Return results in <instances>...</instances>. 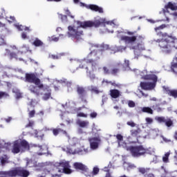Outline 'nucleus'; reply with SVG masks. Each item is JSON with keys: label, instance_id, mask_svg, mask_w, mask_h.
<instances>
[{"label": "nucleus", "instance_id": "36", "mask_svg": "<svg viewBox=\"0 0 177 177\" xmlns=\"http://www.w3.org/2000/svg\"><path fill=\"white\" fill-rule=\"evenodd\" d=\"M15 27L19 30V31H23L24 30V26L23 25H20L19 24H17L15 25Z\"/></svg>", "mask_w": 177, "mask_h": 177}, {"label": "nucleus", "instance_id": "56", "mask_svg": "<svg viewBox=\"0 0 177 177\" xmlns=\"http://www.w3.org/2000/svg\"><path fill=\"white\" fill-rule=\"evenodd\" d=\"M84 67H85V62H82V63L79 65V68H84Z\"/></svg>", "mask_w": 177, "mask_h": 177}, {"label": "nucleus", "instance_id": "22", "mask_svg": "<svg viewBox=\"0 0 177 177\" xmlns=\"http://www.w3.org/2000/svg\"><path fill=\"white\" fill-rule=\"evenodd\" d=\"M32 45L36 46V48H39V46H42L44 45V41H41V39L36 37L32 42Z\"/></svg>", "mask_w": 177, "mask_h": 177}, {"label": "nucleus", "instance_id": "45", "mask_svg": "<svg viewBox=\"0 0 177 177\" xmlns=\"http://www.w3.org/2000/svg\"><path fill=\"white\" fill-rule=\"evenodd\" d=\"M163 28H165V24H162L158 27L155 28V31H158V30H162Z\"/></svg>", "mask_w": 177, "mask_h": 177}, {"label": "nucleus", "instance_id": "10", "mask_svg": "<svg viewBox=\"0 0 177 177\" xmlns=\"http://www.w3.org/2000/svg\"><path fill=\"white\" fill-rule=\"evenodd\" d=\"M88 142L90 143V147L92 150H96L99 147V145H100L102 142V139H100V136L92 137L88 138Z\"/></svg>", "mask_w": 177, "mask_h": 177}, {"label": "nucleus", "instance_id": "30", "mask_svg": "<svg viewBox=\"0 0 177 177\" xmlns=\"http://www.w3.org/2000/svg\"><path fill=\"white\" fill-rule=\"evenodd\" d=\"M152 109L153 110L158 111V113H160V111H162V109H161V107H160V104H156L155 105H153Z\"/></svg>", "mask_w": 177, "mask_h": 177}, {"label": "nucleus", "instance_id": "35", "mask_svg": "<svg viewBox=\"0 0 177 177\" xmlns=\"http://www.w3.org/2000/svg\"><path fill=\"white\" fill-rule=\"evenodd\" d=\"M28 117H29V118H34V117H35V110L33 109V110L29 111Z\"/></svg>", "mask_w": 177, "mask_h": 177}, {"label": "nucleus", "instance_id": "32", "mask_svg": "<svg viewBox=\"0 0 177 177\" xmlns=\"http://www.w3.org/2000/svg\"><path fill=\"white\" fill-rule=\"evenodd\" d=\"M169 96H171L172 97H174V99L177 98V90L173 89L170 91V95Z\"/></svg>", "mask_w": 177, "mask_h": 177}, {"label": "nucleus", "instance_id": "48", "mask_svg": "<svg viewBox=\"0 0 177 177\" xmlns=\"http://www.w3.org/2000/svg\"><path fill=\"white\" fill-rule=\"evenodd\" d=\"M103 50H109L110 49V46L108 44H103L102 46Z\"/></svg>", "mask_w": 177, "mask_h": 177}, {"label": "nucleus", "instance_id": "29", "mask_svg": "<svg viewBox=\"0 0 177 177\" xmlns=\"http://www.w3.org/2000/svg\"><path fill=\"white\" fill-rule=\"evenodd\" d=\"M21 149V147H24V149H27V147H30V145H28V142L26 141V140H23L19 142Z\"/></svg>", "mask_w": 177, "mask_h": 177}, {"label": "nucleus", "instance_id": "49", "mask_svg": "<svg viewBox=\"0 0 177 177\" xmlns=\"http://www.w3.org/2000/svg\"><path fill=\"white\" fill-rule=\"evenodd\" d=\"M0 28H1V30H8V28H6V24H2V22H0Z\"/></svg>", "mask_w": 177, "mask_h": 177}, {"label": "nucleus", "instance_id": "37", "mask_svg": "<svg viewBox=\"0 0 177 177\" xmlns=\"http://www.w3.org/2000/svg\"><path fill=\"white\" fill-rule=\"evenodd\" d=\"M139 172H140V174H142V175H145V174H147V171H149V169L141 167L138 169Z\"/></svg>", "mask_w": 177, "mask_h": 177}, {"label": "nucleus", "instance_id": "12", "mask_svg": "<svg viewBox=\"0 0 177 177\" xmlns=\"http://www.w3.org/2000/svg\"><path fill=\"white\" fill-rule=\"evenodd\" d=\"M59 167H62L63 168L62 172L64 174H70L73 173V170H71V166H70V162L67 161H64L59 162Z\"/></svg>", "mask_w": 177, "mask_h": 177}, {"label": "nucleus", "instance_id": "2", "mask_svg": "<svg viewBox=\"0 0 177 177\" xmlns=\"http://www.w3.org/2000/svg\"><path fill=\"white\" fill-rule=\"evenodd\" d=\"M158 45L165 53H169L172 48H175V39L171 36H167L163 39L156 40Z\"/></svg>", "mask_w": 177, "mask_h": 177}, {"label": "nucleus", "instance_id": "31", "mask_svg": "<svg viewBox=\"0 0 177 177\" xmlns=\"http://www.w3.org/2000/svg\"><path fill=\"white\" fill-rule=\"evenodd\" d=\"M165 124L166 127H168V128H169V127H172V125H174V122L172 121V120L167 118L166 119Z\"/></svg>", "mask_w": 177, "mask_h": 177}, {"label": "nucleus", "instance_id": "43", "mask_svg": "<svg viewBox=\"0 0 177 177\" xmlns=\"http://www.w3.org/2000/svg\"><path fill=\"white\" fill-rule=\"evenodd\" d=\"M21 37L22 39H28V38H29L28 36H27V33L24 32H23L21 33Z\"/></svg>", "mask_w": 177, "mask_h": 177}, {"label": "nucleus", "instance_id": "55", "mask_svg": "<svg viewBox=\"0 0 177 177\" xmlns=\"http://www.w3.org/2000/svg\"><path fill=\"white\" fill-rule=\"evenodd\" d=\"M136 32V31H134V32L127 31V35H135Z\"/></svg>", "mask_w": 177, "mask_h": 177}, {"label": "nucleus", "instance_id": "14", "mask_svg": "<svg viewBox=\"0 0 177 177\" xmlns=\"http://www.w3.org/2000/svg\"><path fill=\"white\" fill-rule=\"evenodd\" d=\"M140 86L144 91H151L156 88V84L152 82H141Z\"/></svg>", "mask_w": 177, "mask_h": 177}, {"label": "nucleus", "instance_id": "5", "mask_svg": "<svg viewBox=\"0 0 177 177\" xmlns=\"http://www.w3.org/2000/svg\"><path fill=\"white\" fill-rule=\"evenodd\" d=\"M25 82L35 84L37 88H44V84L41 83V79L37 77L35 73H26Z\"/></svg>", "mask_w": 177, "mask_h": 177}, {"label": "nucleus", "instance_id": "57", "mask_svg": "<svg viewBox=\"0 0 177 177\" xmlns=\"http://www.w3.org/2000/svg\"><path fill=\"white\" fill-rule=\"evenodd\" d=\"M21 93H16V99H21Z\"/></svg>", "mask_w": 177, "mask_h": 177}, {"label": "nucleus", "instance_id": "21", "mask_svg": "<svg viewBox=\"0 0 177 177\" xmlns=\"http://www.w3.org/2000/svg\"><path fill=\"white\" fill-rule=\"evenodd\" d=\"M75 169H79L80 171H86V166L81 162H75L73 164Z\"/></svg>", "mask_w": 177, "mask_h": 177}, {"label": "nucleus", "instance_id": "58", "mask_svg": "<svg viewBox=\"0 0 177 177\" xmlns=\"http://www.w3.org/2000/svg\"><path fill=\"white\" fill-rule=\"evenodd\" d=\"M124 64H125L126 67H129V60L125 59Z\"/></svg>", "mask_w": 177, "mask_h": 177}, {"label": "nucleus", "instance_id": "23", "mask_svg": "<svg viewBox=\"0 0 177 177\" xmlns=\"http://www.w3.org/2000/svg\"><path fill=\"white\" fill-rule=\"evenodd\" d=\"M169 156H171V152H167L162 156V162H165V164H168V162H169Z\"/></svg>", "mask_w": 177, "mask_h": 177}, {"label": "nucleus", "instance_id": "44", "mask_svg": "<svg viewBox=\"0 0 177 177\" xmlns=\"http://www.w3.org/2000/svg\"><path fill=\"white\" fill-rule=\"evenodd\" d=\"M145 121H146L147 124H153V118H146Z\"/></svg>", "mask_w": 177, "mask_h": 177}, {"label": "nucleus", "instance_id": "25", "mask_svg": "<svg viewBox=\"0 0 177 177\" xmlns=\"http://www.w3.org/2000/svg\"><path fill=\"white\" fill-rule=\"evenodd\" d=\"M90 91L91 93H95L96 95H99V93H100V91H99V88L93 85H91L90 86Z\"/></svg>", "mask_w": 177, "mask_h": 177}, {"label": "nucleus", "instance_id": "64", "mask_svg": "<svg viewBox=\"0 0 177 177\" xmlns=\"http://www.w3.org/2000/svg\"><path fill=\"white\" fill-rule=\"evenodd\" d=\"M147 177H155V176H154V174H149L147 175Z\"/></svg>", "mask_w": 177, "mask_h": 177}, {"label": "nucleus", "instance_id": "3", "mask_svg": "<svg viewBox=\"0 0 177 177\" xmlns=\"http://www.w3.org/2000/svg\"><path fill=\"white\" fill-rule=\"evenodd\" d=\"M41 89L44 92H46L42 97L43 100H49L52 96V90L49 86L43 84V88H38L37 86H32L30 91L32 93L35 95V96H39V95H42V93H41Z\"/></svg>", "mask_w": 177, "mask_h": 177}, {"label": "nucleus", "instance_id": "47", "mask_svg": "<svg viewBox=\"0 0 177 177\" xmlns=\"http://www.w3.org/2000/svg\"><path fill=\"white\" fill-rule=\"evenodd\" d=\"M93 175H97L99 174V168L94 167L93 169Z\"/></svg>", "mask_w": 177, "mask_h": 177}, {"label": "nucleus", "instance_id": "19", "mask_svg": "<svg viewBox=\"0 0 177 177\" xmlns=\"http://www.w3.org/2000/svg\"><path fill=\"white\" fill-rule=\"evenodd\" d=\"M21 150V147H20V142L19 141H15L13 144L12 153L13 154H19Z\"/></svg>", "mask_w": 177, "mask_h": 177}, {"label": "nucleus", "instance_id": "39", "mask_svg": "<svg viewBox=\"0 0 177 177\" xmlns=\"http://www.w3.org/2000/svg\"><path fill=\"white\" fill-rule=\"evenodd\" d=\"M32 127H34V121L31 120L25 126L26 128H32Z\"/></svg>", "mask_w": 177, "mask_h": 177}, {"label": "nucleus", "instance_id": "40", "mask_svg": "<svg viewBox=\"0 0 177 177\" xmlns=\"http://www.w3.org/2000/svg\"><path fill=\"white\" fill-rule=\"evenodd\" d=\"M116 139H118L119 142H122V140H124V136H122L121 134H117Z\"/></svg>", "mask_w": 177, "mask_h": 177}, {"label": "nucleus", "instance_id": "46", "mask_svg": "<svg viewBox=\"0 0 177 177\" xmlns=\"http://www.w3.org/2000/svg\"><path fill=\"white\" fill-rule=\"evenodd\" d=\"M127 125H129V127H131L132 128L136 127V124L132 121L127 122Z\"/></svg>", "mask_w": 177, "mask_h": 177}, {"label": "nucleus", "instance_id": "20", "mask_svg": "<svg viewBox=\"0 0 177 177\" xmlns=\"http://www.w3.org/2000/svg\"><path fill=\"white\" fill-rule=\"evenodd\" d=\"M6 52L9 54L10 59L12 60V59H15V60H19V62H24V59L23 58H18L17 57V54L14 52L10 53V50L9 49H6Z\"/></svg>", "mask_w": 177, "mask_h": 177}, {"label": "nucleus", "instance_id": "8", "mask_svg": "<svg viewBox=\"0 0 177 177\" xmlns=\"http://www.w3.org/2000/svg\"><path fill=\"white\" fill-rule=\"evenodd\" d=\"M68 35L69 38H75V39H80L81 36L84 35V31L81 30V28L78 27L77 28L69 26L68 27Z\"/></svg>", "mask_w": 177, "mask_h": 177}, {"label": "nucleus", "instance_id": "17", "mask_svg": "<svg viewBox=\"0 0 177 177\" xmlns=\"http://www.w3.org/2000/svg\"><path fill=\"white\" fill-rule=\"evenodd\" d=\"M109 95L112 99H118L121 96V91L118 89H111L109 91Z\"/></svg>", "mask_w": 177, "mask_h": 177}, {"label": "nucleus", "instance_id": "59", "mask_svg": "<svg viewBox=\"0 0 177 177\" xmlns=\"http://www.w3.org/2000/svg\"><path fill=\"white\" fill-rule=\"evenodd\" d=\"M140 93L142 96H144V97H147L149 96V94H146L143 91H140Z\"/></svg>", "mask_w": 177, "mask_h": 177}, {"label": "nucleus", "instance_id": "62", "mask_svg": "<svg viewBox=\"0 0 177 177\" xmlns=\"http://www.w3.org/2000/svg\"><path fill=\"white\" fill-rule=\"evenodd\" d=\"M171 15H172V16H174V19H177V12H174Z\"/></svg>", "mask_w": 177, "mask_h": 177}, {"label": "nucleus", "instance_id": "51", "mask_svg": "<svg viewBox=\"0 0 177 177\" xmlns=\"http://www.w3.org/2000/svg\"><path fill=\"white\" fill-rule=\"evenodd\" d=\"M91 118H96L97 117V113L96 112H93L90 114Z\"/></svg>", "mask_w": 177, "mask_h": 177}, {"label": "nucleus", "instance_id": "60", "mask_svg": "<svg viewBox=\"0 0 177 177\" xmlns=\"http://www.w3.org/2000/svg\"><path fill=\"white\" fill-rule=\"evenodd\" d=\"M24 30L25 31H28L30 32V31H31V30H30V28L27 27V26H24Z\"/></svg>", "mask_w": 177, "mask_h": 177}, {"label": "nucleus", "instance_id": "52", "mask_svg": "<svg viewBox=\"0 0 177 177\" xmlns=\"http://www.w3.org/2000/svg\"><path fill=\"white\" fill-rule=\"evenodd\" d=\"M128 106L129 107H135V102L133 101H129Z\"/></svg>", "mask_w": 177, "mask_h": 177}, {"label": "nucleus", "instance_id": "16", "mask_svg": "<svg viewBox=\"0 0 177 177\" xmlns=\"http://www.w3.org/2000/svg\"><path fill=\"white\" fill-rule=\"evenodd\" d=\"M143 80H147L148 81H152V84L156 85L157 81H158V77L155 74L145 75L142 77Z\"/></svg>", "mask_w": 177, "mask_h": 177}, {"label": "nucleus", "instance_id": "28", "mask_svg": "<svg viewBox=\"0 0 177 177\" xmlns=\"http://www.w3.org/2000/svg\"><path fill=\"white\" fill-rule=\"evenodd\" d=\"M77 124L80 128H85L86 127H88L89 125V122L88 121H79L77 122Z\"/></svg>", "mask_w": 177, "mask_h": 177}, {"label": "nucleus", "instance_id": "11", "mask_svg": "<svg viewBox=\"0 0 177 177\" xmlns=\"http://www.w3.org/2000/svg\"><path fill=\"white\" fill-rule=\"evenodd\" d=\"M121 66V64H118L117 66H115L111 69H109V68H107V66H104L103 67V71H104V73L107 75H117V74H118V73H120V66Z\"/></svg>", "mask_w": 177, "mask_h": 177}, {"label": "nucleus", "instance_id": "61", "mask_svg": "<svg viewBox=\"0 0 177 177\" xmlns=\"http://www.w3.org/2000/svg\"><path fill=\"white\" fill-rule=\"evenodd\" d=\"M62 20L67 19V15H60Z\"/></svg>", "mask_w": 177, "mask_h": 177}, {"label": "nucleus", "instance_id": "26", "mask_svg": "<svg viewBox=\"0 0 177 177\" xmlns=\"http://www.w3.org/2000/svg\"><path fill=\"white\" fill-rule=\"evenodd\" d=\"M142 113H147V114H153V111L151 108L149 106H144L142 108Z\"/></svg>", "mask_w": 177, "mask_h": 177}, {"label": "nucleus", "instance_id": "7", "mask_svg": "<svg viewBox=\"0 0 177 177\" xmlns=\"http://www.w3.org/2000/svg\"><path fill=\"white\" fill-rule=\"evenodd\" d=\"M106 23V19H100L95 21H86L84 22H80V27L82 28H91L92 27H100V24Z\"/></svg>", "mask_w": 177, "mask_h": 177}, {"label": "nucleus", "instance_id": "38", "mask_svg": "<svg viewBox=\"0 0 177 177\" xmlns=\"http://www.w3.org/2000/svg\"><path fill=\"white\" fill-rule=\"evenodd\" d=\"M49 41L50 42H57L59 41V37H56L55 36H51L50 37H49Z\"/></svg>", "mask_w": 177, "mask_h": 177}, {"label": "nucleus", "instance_id": "63", "mask_svg": "<svg viewBox=\"0 0 177 177\" xmlns=\"http://www.w3.org/2000/svg\"><path fill=\"white\" fill-rule=\"evenodd\" d=\"M174 138L176 140H177V131L175 132Z\"/></svg>", "mask_w": 177, "mask_h": 177}, {"label": "nucleus", "instance_id": "41", "mask_svg": "<svg viewBox=\"0 0 177 177\" xmlns=\"http://www.w3.org/2000/svg\"><path fill=\"white\" fill-rule=\"evenodd\" d=\"M77 117H83L84 118H86V117H88V115L85 114L82 112H80V113H77Z\"/></svg>", "mask_w": 177, "mask_h": 177}, {"label": "nucleus", "instance_id": "9", "mask_svg": "<svg viewBox=\"0 0 177 177\" xmlns=\"http://www.w3.org/2000/svg\"><path fill=\"white\" fill-rule=\"evenodd\" d=\"M76 92L78 95V98L82 103H88V91H86V88L82 86H77Z\"/></svg>", "mask_w": 177, "mask_h": 177}, {"label": "nucleus", "instance_id": "6", "mask_svg": "<svg viewBox=\"0 0 177 177\" xmlns=\"http://www.w3.org/2000/svg\"><path fill=\"white\" fill-rule=\"evenodd\" d=\"M8 176H21L28 177L30 176V171L24 169V167H17L15 169L10 170L7 172Z\"/></svg>", "mask_w": 177, "mask_h": 177}, {"label": "nucleus", "instance_id": "33", "mask_svg": "<svg viewBox=\"0 0 177 177\" xmlns=\"http://www.w3.org/2000/svg\"><path fill=\"white\" fill-rule=\"evenodd\" d=\"M156 120L158 121V122H160V124L162 123V122H165V121L167 120V119H165V117H158L156 118Z\"/></svg>", "mask_w": 177, "mask_h": 177}, {"label": "nucleus", "instance_id": "50", "mask_svg": "<svg viewBox=\"0 0 177 177\" xmlns=\"http://www.w3.org/2000/svg\"><path fill=\"white\" fill-rule=\"evenodd\" d=\"M163 89L165 91V92H166V93H167V95H169L171 94V91H172V90H170L169 88L165 87V86L163 87Z\"/></svg>", "mask_w": 177, "mask_h": 177}, {"label": "nucleus", "instance_id": "27", "mask_svg": "<svg viewBox=\"0 0 177 177\" xmlns=\"http://www.w3.org/2000/svg\"><path fill=\"white\" fill-rule=\"evenodd\" d=\"M60 132H64V133H67L66 131H63V129L59 128V129H53V133L54 136H57Z\"/></svg>", "mask_w": 177, "mask_h": 177}, {"label": "nucleus", "instance_id": "4", "mask_svg": "<svg viewBox=\"0 0 177 177\" xmlns=\"http://www.w3.org/2000/svg\"><path fill=\"white\" fill-rule=\"evenodd\" d=\"M127 151H130L133 157H142L146 156L149 149L143 147V145L130 146L127 148Z\"/></svg>", "mask_w": 177, "mask_h": 177}, {"label": "nucleus", "instance_id": "42", "mask_svg": "<svg viewBox=\"0 0 177 177\" xmlns=\"http://www.w3.org/2000/svg\"><path fill=\"white\" fill-rule=\"evenodd\" d=\"M65 13L66 15H67V16H69V17H71V19H74V16L71 15V12H70V10L66 9L65 10Z\"/></svg>", "mask_w": 177, "mask_h": 177}, {"label": "nucleus", "instance_id": "18", "mask_svg": "<svg viewBox=\"0 0 177 177\" xmlns=\"http://www.w3.org/2000/svg\"><path fill=\"white\" fill-rule=\"evenodd\" d=\"M131 136L132 138H138L140 137V133H142V129L140 127H137L136 129H133L130 131Z\"/></svg>", "mask_w": 177, "mask_h": 177}, {"label": "nucleus", "instance_id": "1", "mask_svg": "<svg viewBox=\"0 0 177 177\" xmlns=\"http://www.w3.org/2000/svg\"><path fill=\"white\" fill-rule=\"evenodd\" d=\"M120 40L124 41L126 44H135L137 41V45L133 47V49H137L138 50H146L145 47V37L142 35L134 36H120Z\"/></svg>", "mask_w": 177, "mask_h": 177}, {"label": "nucleus", "instance_id": "15", "mask_svg": "<svg viewBox=\"0 0 177 177\" xmlns=\"http://www.w3.org/2000/svg\"><path fill=\"white\" fill-rule=\"evenodd\" d=\"M86 9H90V10H93V12H98V13H103V8L102 7H99L95 4H89L85 6Z\"/></svg>", "mask_w": 177, "mask_h": 177}, {"label": "nucleus", "instance_id": "34", "mask_svg": "<svg viewBox=\"0 0 177 177\" xmlns=\"http://www.w3.org/2000/svg\"><path fill=\"white\" fill-rule=\"evenodd\" d=\"M62 55H62V54H59V55H50V57L51 59H53V60H57V59H60V57H61Z\"/></svg>", "mask_w": 177, "mask_h": 177}, {"label": "nucleus", "instance_id": "13", "mask_svg": "<svg viewBox=\"0 0 177 177\" xmlns=\"http://www.w3.org/2000/svg\"><path fill=\"white\" fill-rule=\"evenodd\" d=\"M98 60H100V57L97 55V52L92 51L88 55L86 63H95V62H97Z\"/></svg>", "mask_w": 177, "mask_h": 177}, {"label": "nucleus", "instance_id": "24", "mask_svg": "<svg viewBox=\"0 0 177 177\" xmlns=\"http://www.w3.org/2000/svg\"><path fill=\"white\" fill-rule=\"evenodd\" d=\"M166 9H171V10H176V3H172V2H169L167 5L165 6Z\"/></svg>", "mask_w": 177, "mask_h": 177}, {"label": "nucleus", "instance_id": "53", "mask_svg": "<svg viewBox=\"0 0 177 177\" xmlns=\"http://www.w3.org/2000/svg\"><path fill=\"white\" fill-rule=\"evenodd\" d=\"M8 94H6V93L3 92V91H0V99H2V97H3V96H6Z\"/></svg>", "mask_w": 177, "mask_h": 177}, {"label": "nucleus", "instance_id": "54", "mask_svg": "<svg viewBox=\"0 0 177 177\" xmlns=\"http://www.w3.org/2000/svg\"><path fill=\"white\" fill-rule=\"evenodd\" d=\"M109 84H110L111 85H112V86H115V87H117V86H118V84H117L116 83H115V82H111V81H109V82H108Z\"/></svg>", "mask_w": 177, "mask_h": 177}]
</instances>
